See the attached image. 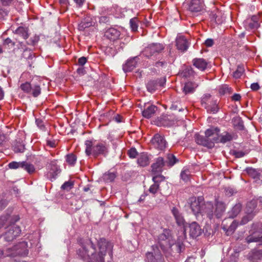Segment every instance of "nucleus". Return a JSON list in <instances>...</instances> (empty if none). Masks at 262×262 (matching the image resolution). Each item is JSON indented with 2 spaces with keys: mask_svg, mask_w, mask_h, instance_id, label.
I'll use <instances>...</instances> for the list:
<instances>
[{
  "mask_svg": "<svg viewBox=\"0 0 262 262\" xmlns=\"http://www.w3.org/2000/svg\"><path fill=\"white\" fill-rule=\"evenodd\" d=\"M208 113L212 114H216L219 110V107L217 104V100H211V103L206 106L205 108Z\"/></svg>",
  "mask_w": 262,
  "mask_h": 262,
  "instance_id": "nucleus-35",
  "label": "nucleus"
},
{
  "mask_svg": "<svg viewBox=\"0 0 262 262\" xmlns=\"http://www.w3.org/2000/svg\"><path fill=\"white\" fill-rule=\"evenodd\" d=\"M164 179V177L162 175H157L153 177L152 181L154 182V184H158L161 181H162Z\"/></svg>",
  "mask_w": 262,
  "mask_h": 262,
  "instance_id": "nucleus-59",
  "label": "nucleus"
},
{
  "mask_svg": "<svg viewBox=\"0 0 262 262\" xmlns=\"http://www.w3.org/2000/svg\"><path fill=\"white\" fill-rule=\"evenodd\" d=\"M171 212L178 225L184 226L186 227L187 226L185 225L184 219L179 210L176 207H173Z\"/></svg>",
  "mask_w": 262,
  "mask_h": 262,
  "instance_id": "nucleus-21",
  "label": "nucleus"
},
{
  "mask_svg": "<svg viewBox=\"0 0 262 262\" xmlns=\"http://www.w3.org/2000/svg\"><path fill=\"white\" fill-rule=\"evenodd\" d=\"M78 243L81 247L77 250V254L86 262H104L107 252L111 258L113 256V246L104 238H100L97 242L98 252L91 239L80 238Z\"/></svg>",
  "mask_w": 262,
  "mask_h": 262,
  "instance_id": "nucleus-1",
  "label": "nucleus"
},
{
  "mask_svg": "<svg viewBox=\"0 0 262 262\" xmlns=\"http://www.w3.org/2000/svg\"><path fill=\"white\" fill-rule=\"evenodd\" d=\"M176 46L179 50L185 51L188 48V40L183 36H178L176 38Z\"/></svg>",
  "mask_w": 262,
  "mask_h": 262,
  "instance_id": "nucleus-20",
  "label": "nucleus"
},
{
  "mask_svg": "<svg viewBox=\"0 0 262 262\" xmlns=\"http://www.w3.org/2000/svg\"><path fill=\"white\" fill-rule=\"evenodd\" d=\"M60 172L59 167L55 161H51L49 165V171L47 174V177L51 181L55 180L57 176Z\"/></svg>",
  "mask_w": 262,
  "mask_h": 262,
  "instance_id": "nucleus-14",
  "label": "nucleus"
},
{
  "mask_svg": "<svg viewBox=\"0 0 262 262\" xmlns=\"http://www.w3.org/2000/svg\"><path fill=\"white\" fill-rule=\"evenodd\" d=\"M120 36V32L114 28L108 29L104 33V36L108 39L112 41L119 39Z\"/></svg>",
  "mask_w": 262,
  "mask_h": 262,
  "instance_id": "nucleus-18",
  "label": "nucleus"
},
{
  "mask_svg": "<svg viewBox=\"0 0 262 262\" xmlns=\"http://www.w3.org/2000/svg\"><path fill=\"white\" fill-rule=\"evenodd\" d=\"M87 61V59L86 57L83 56L79 58L78 60V64L80 66L82 67Z\"/></svg>",
  "mask_w": 262,
  "mask_h": 262,
  "instance_id": "nucleus-63",
  "label": "nucleus"
},
{
  "mask_svg": "<svg viewBox=\"0 0 262 262\" xmlns=\"http://www.w3.org/2000/svg\"><path fill=\"white\" fill-rule=\"evenodd\" d=\"M151 142L155 148L161 150L165 149L167 145V142L164 137L159 134L155 135Z\"/></svg>",
  "mask_w": 262,
  "mask_h": 262,
  "instance_id": "nucleus-12",
  "label": "nucleus"
},
{
  "mask_svg": "<svg viewBox=\"0 0 262 262\" xmlns=\"http://www.w3.org/2000/svg\"><path fill=\"white\" fill-rule=\"evenodd\" d=\"M249 259L252 261L261 260L262 259V250H252L248 254Z\"/></svg>",
  "mask_w": 262,
  "mask_h": 262,
  "instance_id": "nucleus-31",
  "label": "nucleus"
},
{
  "mask_svg": "<svg viewBox=\"0 0 262 262\" xmlns=\"http://www.w3.org/2000/svg\"><path fill=\"white\" fill-rule=\"evenodd\" d=\"M84 145L85 146V152L88 156L92 155L96 158L100 155L105 156L108 152L107 147L105 144L102 143L94 145L92 141L86 140Z\"/></svg>",
  "mask_w": 262,
  "mask_h": 262,
  "instance_id": "nucleus-2",
  "label": "nucleus"
},
{
  "mask_svg": "<svg viewBox=\"0 0 262 262\" xmlns=\"http://www.w3.org/2000/svg\"><path fill=\"white\" fill-rule=\"evenodd\" d=\"M8 204V202L6 200L3 199L0 197V209L4 208Z\"/></svg>",
  "mask_w": 262,
  "mask_h": 262,
  "instance_id": "nucleus-64",
  "label": "nucleus"
},
{
  "mask_svg": "<svg viewBox=\"0 0 262 262\" xmlns=\"http://www.w3.org/2000/svg\"><path fill=\"white\" fill-rule=\"evenodd\" d=\"M165 83V78L149 80L146 84L147 91L150 93H153L159 88L163 86Z\"/></svg>",
  "mask_w": 262,
  "mask_h": 262,
  "instance_id": "nucleus-10",
  "label": "nucleus"
},
{
  "mask_svg": "<svg viewBox=\"0 0 262 262\" xmlns=\"http://www.w3.org/2000/svg\"><path fill=\"white\" fill-rule=\"evenodd\" d=\"M181 178L185 182H187L189 180L190 172L188 169H184L181 172Z\"/></svg>",
  "mask_w": 262,
  "mask_h": 262,
  "instance_id": "nucleus-52",
  "label": "nucleus"
},
{
  "mask_svg": "<svg viewBox=\"0 0 262 262\" xmlns=\"http://www.w3.org/2000/svg\"><path fill=\"white\" fill-rule=\"evenodd\" d=\"M256 207L257 202L254 200L247 203L245 210L246 215L241 221V225H245L252 220L257 212Z\"/></svg>",
  "mask_w": 262,
  "mask_h": 262,
  "instance_id": "nucleus-5",
  "label": "nucleus"
},
{
  "mask_svg": "<svg viewBox=\"0 0 262 262\" xmlns=\"http://www.w3.org/2000/svg\"><path fill=\"white\" fill-rule=\"evenodd\" d=\"M219 91L221 95H223L227 93L230 94L231 92V89L227 85H223L220 87Z\"/></svg>",
  "mask_w": 262,
  "mask_h": 262,
  "instance_id": "nucleus-51",
  "label": "nucleus"
},
{
  "mask_svg": "<svg viewBox=\"0 0 262 262\" xmlns=\"http://www.w3.org/2000/svg\"><path fill=\"white\" fill-rule=\"evenodd\" d=\"M77 160L76 156L73 153H70L66 156V161L70 165L73 166Z\"/></svg>",
  "mask_w": 262,
  "mask_h": 262,
  "instance_id": "nucleus-42",
  "label": "nucleus"
},
{
  "mask_svg": "<svg viewBox=\"0 0 262 262\" xmlns=\"http://www.w3.org/2000/svg\"><path fill=\"white\" fill-rule=\"evenodd\" d=\"M74 186V183L72 181L65 182L61 186V189L67 191H69Z\"/></svg>",
  "mask_w": 262,
  "mask_h": 262,
  "instance_id": "nucleus-54",
  "label": "nucleus"
},
{
  "mask_svg": "<svg viewBox=\"0 0 262 262\" xmlns=\"http://www.w3.org/2000/svg\"><path fill=\"white\" fill-rule=\"evenodd\" d=\"M164 49L163 45L159 43H153L146 47L143 52V55L148 58L156 56Z\"/></svg>",
  "mask_w": 262,
  "mask_h": 262,
  "instance_id": "nucleus-8",
  "label": "nucleus"
},
{
  "mask_svg": "<svg viewBox=\"0 0 262 262\" xmlns=\"http://www.w3.org/2000/svg\"><path fill=\"white\" fill-rule=\"evenodd\" d=\"M19 48L24 50V53L23 54V56L24 57L29 59H32L34 57V55H33L32 51L27 48L25 44L22 42H19Z\"/></svg>",
  "mask_w": 262,
  "mask_h": 262,
  "instance_id": "nucleus-30",
  "label": "nucleus"
},
{
  "mask_svg": "<svg viewBox=\"0 0 262 262\" xmlns=\"http://www.w3.org/2000/svg\"><path fill=\"white\" fill-rule=\"evenodd\" d=\"M215 206L214 215L217 218H220L225 211L226 205L223 202L216 201Z\"/></svg>",
  "mask_w": 262,
  "mask_h": 262,
  "instance_id": "nucleus-28",
  "label": "nucleus"
},
{
  "mask_svg": "<svg viewBox=\"0 0 262 262\" xmlns=\"http://www.w3.org/2000/svg\"><path fill=\"white\" fill-rule=\"evenodd\" d=\"M140 62L139 56H136L129 58L123 65V70L125 73L132 71L136 68L139 62Z\"/></svg>",
  "mask_w": 262,
  "mask_h": 262,
  "instance_id": "nucleus-11",
  "label": "nucleus"
},
{
  "mask_svg": "<svg viewBox=\"0 0 262 262\" xmlns=\"http://www.w3.org/2000/svg\"><path fill=\"white\" fill-rule=\"evenodd\" d=\"M116 177L115 172H108L103 175V179L106 182H113Z\"/></svg>",
  "mask_w": 262,
  "mask_h": 262,
  "instance_id": "nucleus-45",
  "label": "nucleus"
},
{
  "mask_svg": "<svg viewBox=\"0 0 262 262\" xmlns=\"http://www.w3.org/2000/svg\"><path fill=\"white\" fill-rule=\"evenodd\" d=\"M245 171L250 176H251L253 178H259L260 172H259V170L252 167H247L246 168Z\"/></svg>",
  "mask_w": 262,
  "mask_h": 262,
  "instance_id": "nucleus-39",
  "label": "nucleus"
},
{
  "mask_svg": "<svg viewBox=\"0 0 262 262\" xmlns=\"http://www.w3.org/2000/svg\"><path fill=\"white\" fill-rule=\"evenodd\" d=\"M8 219V216H2L0 217V229L2 228L6 224Z\"/></svg>",
  "mask_w": 262,
  "mask_h": 262,
  "instance_id": "nucleus-61",
  "label": "nucleus"
},
{
  "mask_svg": "<svg viewBox=\"0 0 262 262\" xmlns=\"http://www.w3.org/2000/svg\"><path fill=\"white\" fill-rule=\"evenodd\" d=\"M152 251L146 253V262H163L164 258L157 246L152 247Z\"/></svg>",
  "mask_w": 262,
  "mask_h": 262,
  "instance_id": "nucleus-7",
  "label": "nucleus"
},
{
  "mask_svg": "<svg viewBox=\"0 0 262 262\" xmlns=\"http://www.w3.org/2000/svg\"><path fill=\"white\" fill-rule=\"evenodd\" d=\"M193 65L200 71H204L207 66V62L203 58H195L192 60Z\"/></svg>",
  "mask_w": 262,
  "mask_h": 262,
  "instance_id": "nucleus-26",
  "label": "nucleus"
},
{
  "mask_svg": "<svg viewBox=\"0 0 262 262\" xmlns=\"http://www.w3.org/2000/svg\"><path fill=\"white\" fill-rule=\"evenodd\" d=\"M150 158L146 152H142L138 155L137 159L138 164L141 167H145L149 164Z\"/></svg>",
  "mask_w": 262,
  "mask_h": 262,
  "instance_id": "nucleus-23",
  "label": "nucleus"
},
{
  "mask_svg": "<svg viewBox=\"0 0 262 262\" xmlns=\"http://www.w3.org/2000/svg\"><path fill=\"white\" fill-rule=\"evenodd\" d=\"M246 153L243 151H237V150H233V155L235 156L236 158H240L244 157L246 155Z\"/></svg>",
  "mask_w": 262,
  "mask_h": 262,
  "instance_id": "nucleus-60",
  "label": "nucleus"
},
{
  "mask_svg": "<svg viewBox=\"0 0 262 262\" xmlns=\"http://www.w3.org/2000/svg\"><path fill=\"white\" fill-rule=\"evenodd\" d=\"M244 71L245 70L243 66H238L236 70L233 72L232 75L235 79L239 78L244 73Z\"/></svg>",
  "mask_w": 262,
  "mask_h": 262,
  "instance_id": "nucleus-47",
  "label": "nucleus"
},
{
  "mask_svg": "<svg viewBox=\"0 0 262 262\" xmlns=\"http://www.w3.org/2000/svg\"><path fill=\"white\" fill-rule=\"evenodd\" d=\"M13 150L15 153H23L25 151V146L23 142L16 140L13 144Z\"/></svg>",
  "mask_w": 262,
  "mask_h": 262,
  "instance_id": "nucleus-36",
  "label": "nucleus"
},
{
  "mask_svg": "<svg viewBox=\"0 0 262 262\" xmlns=\"http://www.w3.org/2000/svg\"><path fill=\"white\" fill-rule=\"evenodd\" d=\"M161 124L164 126H169L173 124V121L170 120L169 117L165 116L161 118Z\"/></svg>",
  "mask_w": 262,
  "mask_h": 262,
  "instance_id": "nucleus-53",
  "label": "nucleus"
},
{
  "mask_svg": "<svg viewBox=\"0 0 262 262\" xmlns=\"http://www.w3.org/2000/svg\"><path fill=\"white\" fill-rule=\"evenodd\" d=\"M139 20L137 17H134L130 19L129 24L132 30L137 31L138 28Z\"/></svg>",
  "mask_w": 262,
  "mask_h": 262,
  "instance_id": "nucleus-48",
  "label": "nucleus"
},
{
  "mask_svg": "<svg viewBox=\"0 0 262 262\" xmlns=\"http://www.w3.org/2000/svg\"><path fill=\"white\" fill-rule=\"evenodd\" d=\"M32 83L26 82L20 84V89L25 93L28 94L31 92Z\"/></svg>",
  "mask_w": 262,
  "mask_h": 262,
  "instance_id": "nucleus-46",
  "label": "nucleus"
},
{
  "mask_svg": "<svg viewBox=\"0 0 262 262\" xmlns=\"http://www.w3.org/2000/svg\"><path fill=\"white\" fill-rule=\"evenodd\" d=\"M195 140L198 144L209 148L213 147L214 146V140L211 141L210 139L206 137V136L204 137L199 134H195Z\"/></svg>",
  "mask_w": 262,
  "mask_h": 262,
  "instance_id": "nucleus-15",
  "label": "nucleus"
},
{
  "mask_svg": "<svg viewBox=\"0 0 262 262\" xmlns=\"http://www.w3.org/2000/svg\"><path fill=\"white\" fill-rule=\"evenodd\" d=\"M165 159L159 157L156 159L155 161L152 164L151 167L152 172L155 173H161L163 171V168L165 166Z\"/></svg>",
  "mask_w": 262,
  "mask_h": 262,
  "instance_id": "nucleus-16",
  "label": "nucleus"
},
{
  "mask_svg": "<svg viewBox=\"0 0 262 262\" xmlns=\"http://www.w3.org/2000/svg\"><path fill=\"white\" fill-rule=\"evenodd\" d=\"M190 201V206L193 214L196 215L199 213H202V209L203 206L200 205L198 202L195 201V198H191Z\"/></svg>",
  "mask_w": 262,
  "mask_h": 262,
  "instance_id": "nucleus-24",
  "label": "nucleus"
},
{
  "mask_svg": "<svg viewBox=\"0 0 262 262\" xmlns=\"http://www.w3.org/2000/svg\"><path fill=\"white\" fill-rule=\"evenodd\" d=\"M226 195L230 196L236 192L235 189L231 187H227L225 189Z\"/></svg>",
  "mask_w": 262,
  "mask_h": 262,
  "instance_id": "nucleus-58",
  "label": "nucleus"
},
{
  "mask_svg": "<svg viewBox=\"0 0 262 262\" xmlns=\"http://www.w3.org/2000/svg\"><path fill=\"white\" fill-rule=\"evenodd\" d=\"M99 13L102 15L99 17V21L100 23L106 24L110 22V17L107 15H105L106 13V9L103 7L99 10Z\"/></svg>",
  "mask_w": 262,
  "mask_h": 262,
  "instance_id": "nucleus-37",
  "label": "nucleus"
},
{
  "mask_svg": "<svg viewBox=\"0 0 262 262\" xmlns=\"http://www.w3.org/2000/svg\"><path fill=\"white\" fill-rule=\"evenodd\" d=\"M127 154L130 158H135L137 156L138 152L135 148L133 147L128 151Z\"/></svg>",
  "mask_w": 262,
  "mask_h": 262,
  "instance_id": "nucleus-57",
  "label": "nucleus"
},
{
  "mask_svg": "<svg viewBox=\"0 0 262 262\" xmlns=\"http://www.w3.org/2000/svg\"><path fill=\"white\" fill-rule=\"evenodd\" d=\"M220 129L219 128L216 127H211L207 129L205 132V134L206 137L209 139L210 137H212L213 135L216 134V135L219 136V133L220 132Z\"/></svg>",
  "mask_w": 262,
  "mask_h": 262,
  "instance_id": "nucleus-40",
  "label": "nucleus"
},
{
  "mask_svg": "<svg viewBox=\"0 0 262 262\" xmlns=\"http://www.w3.org/2000/svg\"><path fill=\"white\" fill-rule=\"evenodd\" d=\"M178 162L179 160L173 154H168L165 157V163L166 166H167L168 167H172Z\"/></svg>",
  "mask_w": 262,
  "mask_h": 262,
  "instance_id": "nucleus-32",
  "label": "nucleus"
},
{
  "mask_svg": "<svg viewBox=\"0 0 262 262\" xmlns=\"http://www.w3.org/2000/svg\"><path fill=\"white\" fill-rule=\"evenodd\" d=\"M249 233L250 235L246 238L247 243L257 242L262 243V229L258 228L257 224H253Z\"/></svg>",
  "mask_w": 262,
  "mask_h": 262,
  "instance_id": "nucleus-6",
  "label": "nucleus"
},
{
  "mask_svg": "<svg viewBox=\"0 0 262 262\" xmlns=\"http://www.w3.org/2000/svg\"><path fill=\"white\" fill-rule=\"evenodd\" d=\"M14 33L21 36L24 39H27L29 36V29L28 27L20 26L14 32Z\"/></svg>",
  "mask_w": 262,
  "mask_h": 262,
  "instance_id": "nucleus-34",
  "label": "nucleus"
},
{
  "mask_svg": "<svg viewBox=\"0 0 262 262\" xmlns=\"http://www.w3.org/2000/svg\"><path fill=\"white\" fill-rule=\"evenodd\" d=\"M219 138H213V140L216 142H220L225 144L228 142H230L234 139H236L237 136L234 133H229L225 132L221 135H219Z\"/></svg>",
  "mask_w": 262,
  "mask_h": 262,
  "instance_id": "nucleus-13",
  "label": "nucleus"
},
{
  "mask_svg": "<svg viewBox=\"0 0 262 262\" xmlns=\"http://www.w3.org/2000/svg\"><path fill=\"white\" fill-rule=\"evenodd\" d=\"M28 254V244L23 241L12 248L6 250V256L14 257L16 256H26Z\"/></svg>",
  "mask_w": 262,
  "mask_h": 262,
  "instance_id": "nucleus-4",
  "label": "nucleus"
},
{
  "mask_svg": "<svg viewBox=\"0 0 262 262\" xmlns=\"http://www.w3.org/2000/svg\"><path fill=\"white\" fill-rule=\"evenodd\" d=\"M159 189V184H153L150 186V187L149 188V192L152 194H155Z\"/></svg>",
  "mask_w": 262,
  "mask_h": 262,
  "instance_id": "nucleus-56",
  "label": "nucleus"
},
{
  "mask_svg": "<svg viewBox=\"0 0 262 262\" xmlns=\"http://www.w3.org/2000/svg\"><path fill=\"white\" fill-rule=\"evenodd\" d=\"M20 233L21 230L19 226L15 225H10L4 234L5 240L7 242H11L18 236Z\"/></svg>",
  "mask_w": 262,
  "mask_h": 262,
  "instance_id": "nucleus-9",
  "label": "nucleus"
},
{
  "mask_svg": "<svg viewBox=\"0 0 262 262\" xmlns=\"http://www.w3.org/2000/svg\"><path fill=\"white\" fill-rule=\"evenodd\" d=\"M157 110V107L154 105H149L147 106L142 112L143 116L147 119L150 118L154 116Z\"/></svg>",
  "mask_w": 262,
  "mask_h": 262,
  "instance_id": "nucleus-25",
  "label": "nucleus"
},
{
  "mask_svg": "<svg viewBox=\"0 0 262 262\" xmlns=\"http://www.w3.org/2000/svg\"><path fill=\"white\" fill-rule=\"evenodd\" d=\"M210 17L212 21H214L217 24L221 23V21H220V20L217 18V16L216 14L212 12L210 14Z\"/></svg>",
  "mask_w": 262,
  "mask_h": 262,
  "instance_id": "nucleus-62",
  "label": "nucleus"
},
{
  "mask_svg": "<svg viewBox=\"0 0 262 262\" xmlns=\"http://www.w3.org/2000/svg\"><path fill=\"white\" fill-rule=\"evenodd\" d=\"M211 100H213L211 98V96L209 94H204L201 98V104L205 108L211 102Z\"/></svg>",
  "mask_w": 262,
  "mask_h": 262,
  "instance_id": "nucleus-41",
  "label": "nucleus"
},
{
  "mask_svg": "<svg viewBox=\"0 0 262 262\" xmlns=\"http://www.w3.org/2000/svg\"><path fill=\"white\" fill-rule=\"evenodd\" d=\"M198 86V84L196 83L189 81L185 83L183 88V91L186 95L191 94L194 92Z\"/></svg>",
  "mask_w": 262,
  "mask_h": 262,
  "instance_id": "nucleus-29",
  "label": "nucleus"
},
{
  "mask_svg": "<svg viewBox=\"0 0 262 262\" xmlns=\"http://www.w3.org/2000/svg\"><path fill=\"white\" fill-rule=\"evenodd\" d=\"M189 235L192 238H196L200 236L203 232L200 226L196 222L188 224Z\"/></svg>",
  "mask_w": 262,
  "mask_h": 262,
  "instance_id": "nucleus-17",
  "label": "nucleus"
},
{
  "mask_svg": "<svg viewBox=\"0 0 262 262\" xmlns=\"http://www.w3.org/2000/svg\"><path fill=\"white\" fill-rule=\"evenodd\" d=\"M41 93V88L39 85L32 83L31 90L29 94L32 95L34 97H38Z\"/></svg>",
  "mask_w": 262,
  "mask_h": 262,
  "instance_id": "nucleus-38",
  "label": "nucleus"
},
{
  "mask_svg": "<svg viewBox=\"0 0 262 262\" xmlns=\"http://www.w3.org/2000/svg\"><path fill=\"white\" fill-rule=\"evenodd\" d=\"M24 161L16 162L13 161L9 163L8 167L10 169H15L19 168H23Z\"/></svg>",
  "mask_w": 262,
  "mask_h": 262,
  "instance_id": "nucleus-49",
  "label": "nucleus"
},
{
  "mask_svg": "<svg viewBox=\"0 0 262 262\" xmlns=\"http://www.w3.org/2000/svg\"><path fill=\"white\" fill-rule=\"evenodd\" d=\"M39 40V37L38 35H35L33 37H31L28 41H27V43L28 45L35 46L36 45Z\"/></svg>",
  "mask_w": 262,
  "mask_h": 262,
  "instance_id": "nucleus-55",
  "label": "nucleus"
},
{
  "mask_svg": "<svg viewBox=\"0 0 262 262\" xmlns=\"http://www.w3.org/2000/svg\"><path fill=\"white\" fill-rule=\"evenodd\" d=\"M242 205L240 203H236L228 212L229 218L233 219L241 211Z\"/></svg>",
  "mask_w": 262,
  "mask_h": 262,
  "instance_id": "nucleus-33",
  "label": "nucleus"
},
{
  "mask_svg": "<svg viewBox=\"0 0 262 262\" xmlns=\"http://www.w3.org/2000/svg\"><path fill=\"white\" fill-rule=\"evenodd\" d=\"M22 168L26 170L30 174L33 173L35 171V167L34 165L27 162L26 161H24Z\"/></svg>",
  "mask_w": 262,
  "mask_h": 262,
  "instance_id": "nucleus-44",
  "label": "nucleus"
},
{
  "mask_svg": "<svg viewBox=\"0 0 262 262\" xmlns=\"http://www.w3.org/2000/svg\"><path fill=\"white\" fill-rule=\"evenodd\" d=\"M226 222V220L223 221L222 224V229L226 232L227 235L232 234L234 231L235 230L236 228L238 225V222L236 221H233L229 226L225 224V222Z\"/></svg>",
  "mask_w": 262,
  "mask_h": 262,
  "instance_id": "nucleus-27",
  "label": "nucleus"
},
{
  "mask_svg": "<svg viewBox=\"0 0 262 262\" xmlns=\"http://www.w3.org/2000/svg\"><path fill=\"white\" fill-rule=\"evenodd\" d=\"M174 243L171 232L169 229H164L158 236V244L163 251L170 248Z\"/></svg>",
  "mask_w": 262,
  "mask_h": 262,
  "instance_id": "nucleus-3",
  "label": "nucleus"
},
{
  "mask_svg": "<svg viewBox=\"0 0 262 262\" xmlns=\"http://www.w3.org/2000/svg\"><path fill=\"white\" fill-rule=\"evenodd\" d=\"M203 0H191L189 5V10L194 12H200L203 9Z\"/></svg>",
  "mask_w": 262,
  "mask_h": 262,
  "instance_id": "nucleus-19",
  "label": "nucleus"
},
{
  "mask_svg": "<svg viewBox=\"0 0 262 262\" xmlns=\"http://www.w3.org/2000/svg\"><path fill=\"white\" fill-rule=\"evenodd\" d=\"M92 25V23L88 19H83L81 23L78 25L79 30L82 31L85 28H89Z\"/></svg>",
  "mask_w": 262,
  "mask_h": 262,
  "instance_id": "nucleus-43",
  "label": "nucleus"
},
{
  "mask_svg": "<svg viewBox=\"0 0 262 262\" xmlns=\"http://www.w3.org/2000/svg\"><path fill=\"white\" fill-rule=\"evenodd\" d=\"M234 126L239 130L244 129V122L241 118H237L234 120Z\"/></svg>",
  "mask_w": 262,
  "mask_h": 262,
  "instance_id": "nucleus-50",
  "label": "nucleus"
},
{
  "mask_svg": "<svg viewBox=\"0 0 262 262\" xmlns=\"http://www.w3.org/2000/svg\"><path fill=\"white\" fill-rule=\"evenodd\" d=\"M201 213H205L209 219H212L214 215L213 204L210 202H207L202 209Z\"/></svg>",
  "mask_w": 262,
  "mask_h": 262,
  "instance_id": "nucleus-22",
  "label": "nucleus"
}]
</instances>
